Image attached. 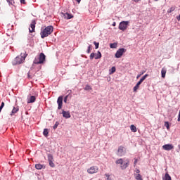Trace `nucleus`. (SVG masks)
<instances>
[{
	"mask_svg": "<svg viewBox=\"0 0 180 180\" xmlns=\"http://www.w3.org/2000/svg\"><path fill=\"white\" fill-rule=\"evenodd\" d=\"M91 89H92V88H91V86H89V85H86V86L84 87V90H85V91H91Z\"/></svg>",
	"mask_w": 180,
	"mask_h": 180,
	"instance_id": "7c9ffc66",
	"label": "nucleus"
},
{
	"mask_svg": "<svg viewBox=\"0 0 180 180\" xmlns=\"http://www.w3.org/2000/svg\"><path fill=\"white\" fill-rule=\"evenodd\" d=\"M92 49V45H89L86 53L89 54L91 53V49Z\"/></svg>",
	"mask_w": 180,
	"mask_h": 180,
	"instance_id": "c756f323",
	"label": "nucleus"
},
{
	"mask_svg": "<svg viewBox=\"0 0 180 180\" xmlns=\"http://www.w3.org/2000/svg\"><path fill=\"white\" fill-rule=\"evenodd\" d=\"M105 176L107 178V180H111V179L110 177V176L109 175V174H105Z\"/></svg>",
	"mask_w": 180,
	"mask_h": 180,
	"instance_id": "58836bf2",
	"label": "nucleus"
},
{
	"mask_svg": "<svg viewBox=\"0 0 180 180\" xmlns=\"http://www.w3.org/2000/svg\"><path fill=\"white\" fill-rule=\"evenodd\" d=\"M77 4H79L81 2V0H76Z\"/></svg>",
	"mask_w": 180,
	"mask_h": 180,
	"instance_id": "49530a36",
	"label": "nucleus"
},
{
	"mask_svg": "<svg viewBox=\"0 0 180 180\" xmlns=\"http://www.w3.org/2000/svg\"><path fill=\"white\" fill-rule=\"evenodd\" d=\"M62 15L63 18H65V19H72V18H74V16L72 15V14L68 13H62Z\"/></svg>",
	"mask_w": 180,
	"mask_h": 180,
	"instance_id": "f8f14e48",
	"label": "nucleus"
},
{
	"mask_svg": "<svg viewBox=\"0 0 180 180\" xmlns=\"http://www.w3.org/2000/svg\"><path fill=\"white\" fill-rule=\"evenodd\" d=\"M161 74H162V78H165V75L167 74V69L163 68L161 70Z\"/></svg>",
	"mask_w": 180,
	"mask_h": 180,
	"instance_id": "f3484780",
	"label": "nucleus"
},
{
	"mask_svg": "<svg viewBox=\"0 0 180 180\" xmlns=\"http://www.w3.org/2000/svg\"><path fill=\"white\" fill-rule=\"evenodd\" d=\"M6 1L9 5H13L15 4V1L13 0H6Z\"/></svg>",
	"mask_w": 180,
	"mask_h": 180,
	"instance_id": "473e14b6",
	"label": "nucleus"
},
{
	"mask_svg": "<svg viewBox=\"0 0 180 180\" xmlns=\"http://www.w3.org/2000/svg\"><path fill=\"white\" fill-rule=\"evenodd\" d=\"M20 4H22L25 5V4H26V2L25 1V0H20Z\"/></svg>",
	"mask_w": 180,
	"mask_h": 180,
	"instance_id": "79ce46f5",
	"label": "nucleus"
},
{
	"mask_svg": "<svg viewBox=\"0 0 180 180\" xmlns=\"http://www.w3.org/2000/svg\"><path fill=\"white\" fill-rule=\"evenodd\" d=\"M124 154H126V150L124 149V147H123V146H120V147L118 148L117 155L119 157H123V155H124Z\"/></svg>",
	"mask_w": 180,
	"mask_h": 180,
	"instance_id": "39448f33",
	"label": "nucleus"
},
{
	"mask_svg": "<svg viewBox=\"0 0 180 180\" xmlns=\"http://www.w3.org/2000/svg\"><path fill=\"white\" fill-rule=\"evenodd\" d=\"M62 115L63 117H65V119H70V117H71V114L69 112V111L62 110Z\"/></svg>",
	"mask_w": 180,
	"mask_h": 180,
	"instance_id": "9d476101",
	"label": "nucleus"
},
{
	"mask_svg": "<svg viewBox=\"0 0 180 180\" xmlns=\"http://www.w3.org/2000/svg\"><path fill=\"white\" fill-rule=\"evenodd\" d=\"M94 44L95 46L96 49H99V43L98 42L94 41Z\"/></svg>",
	"mask_w": 180,
	"mask_h": 180,
	"instance_id": "72a5a7b5",
	"label": "nucleus"
},
{
	"mask_svg": "<svg viewBox=\"0 0 180 180\" xmlns=\"http://www.w3.org/2000/svg\"><path fill=\"white\" fill-rule=\"evenodd\" d=\"M163 150H165V151H170V150H174V146L172 144H165L162 146Z\"/></svg>",
	"mask_w": 180,
	"mask_h": 180,
	"instance_id": "6e6552de",
	"label": "nucleus"
},
{
	"mask_svg": "<svg viewBox=\"0 0 180 180\" xmlns=\"http://www.w3.org/2000/svg\"><path fill=\"white\" fill-rule=\"evenodd\" d=\"M57 103L58 105V109H61V108H63V96H60L58 98Z\"/></svg>",
	"mask_w": 180,
	"mask_h": 180,
	"instance_id": "1a4fd4ad",
	"label": "nucleus"
},
{
	"mask_svg": "<svg viewBox=\"0 0 180 180\" xmlns=\"http://www.w3.org/2000/svg\"><path fill=\"white\" fill-rule=\"evenodd\" d=\"M60 124V123L58 122H56L54 124V126L53 127V129L54 130H56V129H57V127H58V125Z\"/></svg>",
	"mask_w": 180,
	"mask_h": 180,
	"instance_id": "2f4dec72",
	"label": "nucleus"
},
{
	"mask_svg": "<svg viewBox=\"0 0 180 180\" xmlns=\"http://www.w3.org/2000/svg\"><path fill=\"white\" fill-rule=\"evenodd\" d=\"M123 162H124V161H123V159L120 158L116 160L115 164H120V165H123Z\"/></svg>",
	"mask_w": 180,
	"mask_h": 180,
	"instance_id": "5701e85b",
	"label": "nucleus"
},
{
	"mask_svg": "<svg viewBox=\"0 0 180 180\" xmlns=\"http://www.w3.org/2000/svg\"><path fill=\"white\" fill-rule=\"evenodd\" d=\"M155 1H158V0H155Z\"/></svg>",
	"mask_w": 180,
	"mask_h": 180,
	"instance_id": "603ef678",
	"label": "nucleus"
},
{
	"mask_svg": "<svg viewBox=\"0 0 180 180\" xmlns=\"http://www.w3.org/2000/svg\"><path fill=\"white\" fill-rule=\"evenodd\" d=\"M163 180H171V176L168 173L165 174V176L162 178Z\"/></svg>",
	"mask_w": 180,
	"mask_h": 180,
	"instance_id": "aec40b11",
	"label": "nucleus"
},
{
	"mask_svg": "<svg viewBox=\"0 0 180 180\" xmlns=\"http://www.w3.org/2000/svg\"><path fill=\"white\" fill-rule=\"evenodd\" d=\"M18 112H19V108L14 107L11 113V116H13V115H15V113H18Z\"/></svg>",
	"mask_w": 180,
	"mask_h": 180,
	"instance_id": "dca6fc26",
	"label": "nucleus"
},
{
	"mask_svg": "<svg viewBox=\"0 0 180 180\" xmlns=\"http://www.w3.org/2000/svg\"><path fill=\"white\" fill-rule=\"evenodd\" d=\"M129 167V161L124 162L122 165H121V169H126Z\"/></svg>",
	"mask_w": 180,
	"mask_h": 180,
	"instance_id": "2eb2a0df",
	"label": "nucleus"
},
{
	"mask_svg": "<svg viewBox=\"0 0 180 180\" xmlns=\"http://www.w3.org/2000/svg\"><path fill=\"white\" fill-rule=\"evenodd\" d=\"M165 126L167 129V130H169V122H165Z\"/></svg>",
	"mask_w": 180,
	"mask_h": 180,
	"instance_id": "f704fd0d",
	"label": "nucleus"
},
{
	"mask_svg": "<svg viewBox=\"0 0 180 180\" xmlns=\"http://www.w3.org/2000/svg\"><path fill=\"white\" fill-rule=\"evenodd\" d=\"M26 57H27V55L26 54V52L25 53H21L20 56H17L13 62V65H17L18 64H22L25 60H26Z\"/></svg>",
	"mask_w": 180,
	"mask_h": 180,
	"instance_id": "f03ea898",
	"label": "nucleus"
},
{
	"mask_svg": "<svg viewBox=\"0 0 180 180\" xmlns=\"http://www.w3.org/2000/svg\"><path fill=\"white\" fill-rule=\"evenodd\" d=\"M2 109H4L2 107H0V112L2 111Z\"/></svg>",
	"mask_w": 180,
	"mask_h": 180,
	"instance_id": "8fccbe9b",
	"label": "nucleus"
},
{
	"mask_svg": "<svg viewBox=\"0 0 180 180\" xmlns=\"http://www.w3.org/2000/svg\"><path fill=\"white\" fill-rule=\"evenodd\" d=\"M2 109H4L2 107H0V112L2 111Z\"/></svg>",
	"mask_w": 180,
	"mask_h": 180,
	"instance_id": "09e8293b",
	"label": "nucleus"
},
{
	"mask_svg": "<svg viewBox=\"0 0 180 180\" xmlns=\"http://www.w3.org/2000/svg\"><path fill=\"white\" fill-rule=\"evenodd\" d=\"M143 74H144V72H142L139 75H138L137 77H136L137 79H139V78L141 77V75H143Z\"/></svg>",
	"mask_w": 180,
	"mask_h": 180,
	"instance_id": "4c0bfd02",
	"label": "nucleus"
},
{
	"mask_svg": "<svg viewBox=\"0 0 180 180\" xmlns=\"http://www.w3.org/2000/svg\"><path fill=\"white\" fill-rule=\"evenodd\" d=\"M35 168H36L37 169H42V168H43V165L37 164V165H35Z\"/></svg>",
	"mask_w": 180,
	"mask_h": 180,
	"instance_id": "a878e982",
	"label": "nucleus"
},
{
	"mask_svg": "<svg viewBox=\"0 0 180 180\" xmlns=\"http://www.w3.org/2000/svg\"><path fill=\"white\" fill-rule=\"evenodd\" d=\"M147 77H148V74H146L144 76H143V77L140 79L139 82H140L141 84H143V82L146 79V78H147Z\"/></svg>",
	"mask_w": 180,
	"mask_h": 180,
	"instance_id": "b1692460",
	"label": "nucleus"
},
{
	"mask_svg": "<svg viewBox=\"0 0 180 180\" xmlns=\"http://www.w3.org/2000/svg\"><path fill=\"white\" fill-rule=\"evenodd\" d=\"M126 51V49L124 48H121L117 51L115 53V58H120L123 56V53Z\"/></svg>",
	"mask_w": 180,
	"mask_h": 180,
	"instance_id": "423d86ee",
	"label": "nucleus"
},
{
	"mask_svg": "<svg viewBox=\"0 0 180 180\" xmlns=\"http://www.w3.org/2000/svg\"><path fill=\"white\" fill-rule=\"evenodd\" d=\"M110 49H116L117 47V43H112L110 45Z\"/></svg>",
	"mask_w": 180,
	"mask_h": 180,
	"instance_id": "bb28decb",
	"label": "nucleus"
},
{
	"mask_svg": "<svg viewBox=\"0 0 180 180\" xmlns=\"http://www.w3.org/2000/svg\"><path fill=\"white\" fill-rule=\"evenodd\" d=\"M134 176L136 180H143V178L141 177L140 174H134Z\"/></svg>",
	"mask_w": 180,
	"mask_h": 180,
	"instance_id": "a211bd4d",
	"label": "nucleus"
},
{
	"mask_svg": "<svg viewBox=\"0 0 180 180\" xmlns=\"http://www.w3.org/2000/svg\"><path fill=\"white\" fill-rule=\"evenodd\" d=\"M36 101V97L34 96H31L30 98H28L27 103H33Z\"/></svg>",
	"mask_w": 180,
	"mask_h": 180,
	"instance_id": "ddd939ff",
	"label": "nucleus"
},
{
	"mask_svg": "<svg viewBox=\"0 0 180 180\" xmlns=\"http://www.w3.org/2000/svg\"><path fill=\"white\" fill-rule=\"evenodd\" d=\"M95 60H99V58H102V53H101V51H98L97 53H95Z\"/></svg>",
	"mask_w": 180,
	"mask_h": 180,
	"instance_id": "4468645a",
	"label": "nucleus"
},
{
	"mask_svg": "<svg viewBox=\"0 0 180 180\" xmlns=\"http://www.w3.org/2000/svg\"><path fill=\"white\" fill-rule=\"evenodd\" d=\"M133 1H134V2L137 3V2H139V1H141V0H133Z\"/></svg>",
	"mask_w": 180,
	"mask_h": 180,
	"instance_id": "a18cd8bd",
	"label": "nucleus"
},
{
	"mask_svg": "<svg viewBox=\"0 0 180 180\" xmlns=\"http://www.w3.org/2000/svg\"><path fill=\"white\" fill-rule=\"evenodd\" d=\"M88 174H96L98 172V167L93 166L87 169Z\"/></svg>",
	"mask_w": 180,
	"mask_h": 180,
	"instance_id": "0eeeda50",
	"label": "nucleus"
},
{
	"mask_svg": "<svg viewBox=\"0 0 180 180\" xmlns=\"http://www.w3.org/2000/svg\"><path fill=\"white\" fill-rule=\"evenodd\" d=\"M30 28H29V32L30 33H33L34 32V29H36V22L32 21V23L30 24Z\"/></svg>",
	"mask_w": 180,
	"mask_h": 180,
	"instance_id": "9b49d317",
	"label": "nucleus"
},
{
	"mask_svg": "<svg viewBox=\"0 0 180 180\" xmlns=\"http://www.w3.org/2000/svg\"><path fill=\"white\" fill-rule=\"evenodd\" d=\"M116 72V68L113 66L110 70V74H114Z\"/></svg>",
	"mask_w": 180,
	"mask_h": 180,
	"instance_id": "c85d7f7f",
	"label": "nucleus"
},
{
	"mask_svg": "<svg viewBox=\"0 0 180 180\" xmlns=\"http://www.w3.org/2000/svg\"><path fill=\"white\" fill-rule=\"evenodd\" d=\"M140 85H141V82H139L136 86L134 87V92H136L139 88H140Z\"/></svg>",
	"mask_w": 180,
	"mask_h": 180,
	"instance_id": "6ab92c4d",
	"label": "nucleus"
},
{
	"mask_svg": "<svg viewBox=\"0 0 180 180\" xmlns=\"http://www.w3.org/2000/svg\"><path fill=\"white\" fill-rule=\"evenodd\" d=\"M67 99H68V96H65L63 102H65V103H67Z\"/></svg>",
	"mask_w": 180,
	"mask_h": 180,
	"instance_id": "ea45409f",
	"label": "nucleus"
},
{
	"mask_svg": "<svg viewBox=\"0 0 180 180\" xmlns=\"http://www.w3.org/2000/svg\"><path fill=\"white\" fill-rule=\"evenodd\" d=\"M49 162L50 167H51L52 168H54L56 167V165H54L53 161H50Z\"/></svg>",
	"mask_w": 180,
	"mask_h": 180,
	"instance_id": "c9c22d12",
	"label": "nucleus"
},
{
	"mask_svg": "<svg viewBox=\"0 0 180 180\" xmlns=\"http://www.w3.org/2000/svg\"><path fill=\"white\" fill-rule=\"evenodd\" d=\"M137 162H138V160H137V159H135V160H134V165H137Z\"/></svg>",
	"mask_w": 180,
	"mask_h": 180,
	"instance_id": "c03bdc74",
	"label": "nucleus"
},
{
	"mask_svg": "<svg viewBox=\"0 0 180 180\" xmlns=\"http://www.w3.org/2000/svg\"><path fill=\"white\" fill-rule=\"evenodd\" d=\"M175 6H172L170 8L167 10V13H172V12H174L175 11Z\"/></svg>",
	"mask_w": 180,
	"mask_h": 180,
	"instance_id": "4be33fe9",
	"label": "nucleus"
},
{
	"mask_svg": "<svg viewBox=\"0 0 180 180\" xmlns=\"http://www.w3.org/2000/svg\"><path fill=\"white\" fill-rule=\"evenodd\" d=\"M4 106H5V103L2 102L0 108H4Z\"/></svg>",
	"mask_w": 180,
	"mask_h": 180,
	"instance_id": "37998d69",
	"label": "nucleus"
},
{
	"mask_svg": "<svg viewBox=\"0 0 180 180\" xmlns=\"http://www.w3.org/2000/svg\"><path fill=\"white\" fill-rule=\"evenodd\" d=\"M48 161L50 162V161H54V159L53 158V155L51 154H48Z\"/></svg>",
	"mask_w": 180,
	"mask_h": 180,
	"instance_id": "393cba45",
	"label": "nucleus"
},
{
	"mask_svg": "<svg viewBox=\"0 0 180 180\" xmlns=\"http://www.w3.org/2000/svg\"><path fill=\"white\" fill-rule=\"evenodd\" d=\"M134 174H140V169H135V173H134Z\"/></svg>",
	"mask_w": 180,
	"mask_h": 180,
	"instance_id": "a19ab883",
	"label": "nucleus"
},
{
	"mask_svg": "<svg viewBox=\"0 0 180 180\" xmlns=\"http://www.w3.org/2000/svg\"><path fill=\"white\" fill-rule=\"evenodd\" d=\"M28 78H30V75H29V73H28Z\"/></svg>",
	"mask_w": 180,
	"mask_h": 180,
	"instance_id": "3c124183",
	"label": "nucleus"
},
{
	"mask_svg": "<svg viewBox=\"0 0 180 180\" xmlns=\"http://www.w3.org/2000/svg\"><path fill=\"white\" fill-rule=\"evenodd\" d=\"M43 134H44V136H45V137H47V136H49V129H44Z\"/></svg>",
	"mask_w": 180,
	"mask_h": 180,
	"instance_id": "cd10ccee",
	"label": "nucleus"
},
{
	"mask_svg": "<svg viewBox=\"0 0 180 180\" xmlns=\"http://www.w3.org/2000/svg\"><path fill=\"white\" fill-rule=\"evenodd\" d=\"M129 21H122L119 25V29L120 30H122V32H124L126 29H127V26H129Z\"/></svg>",
	"mask_w": 180,
	"mask_h": 180,
	"instance_id": "20e7f679",
	"label": "nucleus"
},
{
	"mask_svg": "<svg viewBox=\"0 0 180 180\" xmlns=\"http://www.w3.org/2000/svg\"><path fill=\"white\" fill-rule=\"evenodd\" d=\"M112 26H116V22H114L112 23Z\"/></svg>",
	"mask_w": 180,
	"mask_h": 180,
	"instance_id": "de8ad7c7",
	"label": "nucleus"
},
{
	"mask_svg": "<svg viewBox=\"0 0 180 180\" xmlns=\"http://www.w3.org/2000/svg\"><path fill=\"white\" fill-rule=\"evenodd\" d=\"M46 63V55L41 53L37 58L34 60V64H44Z\"/></svg>",
	"mask_w": 180,
	"mask_h": 180,
	"instance_id": "7ed1b4c3",
	"label": "nucleus"
},
{
	"mask_svg": "<svg viewBox=\"0 0 180 180\" xmlns=\"http://www.w3.org/2000/svg\"><path fill=\"white\" fill-rule=\"evenodd\" d=\"M131 131H133V133H136L137 131V127L134 125H131L130 126Z\"/></svg>",
	"mask_w": 180,
	"mask_h": 180,
	"instance_id": "412c9836",
	"label": "nucleus"
},
{
	"mask_svg": "<svg viewBox=\"0 0 180 180\" xmlns=\"http://www.w3.org/2000/svg\"><path fill=\"white\" fill-rule=\"evenodd\" d=\"M95 58V53H91L90 55V60H94Z\"/></svg>",
	"mask_w": 180,
	"mask_h": 180,
	"instance_id": "e433bc0d",
	"label": "nucleus"
},
{
	"mask_svg": "<svg viewBox=\"0 0 180 180\" xmlns=\"http://www.w3.org/2000/svg\"><path fill=\"white\" fill-rule=\"evenodd\" d=\"M53 30L54 27L51 25L45 27L40 33L41 39H44L45 37H48V36H50V34L53 33Z\"/></svg>",
	"mask_w": 180,
	"mask_h": 180,
	"instance_id": "f257e3e1",
	"label": "nucleus"
}]
</instances>
